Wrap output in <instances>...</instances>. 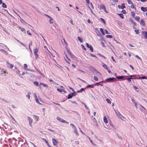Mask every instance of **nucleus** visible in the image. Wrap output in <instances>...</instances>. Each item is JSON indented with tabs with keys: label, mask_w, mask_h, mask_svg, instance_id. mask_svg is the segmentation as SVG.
I'll list each match as a JSON object with an SVG mask.
<instances>
[{
	"label": "nucleus",
	"mask_w": 147,
	"mask_h": 147,
	"mask_svg": "<svg viewBox=\"0 0 147 147\" xmlns=\"http://www.w3.org/2000/svg\"><path fill=\"white\" fill-rule=\"evenodd\" d=\"M136 109H138L141 111H144L146 110V109L140 104L138 105L136 107Z\"/></svg>",
	"instance_id": "nucleus-1"
},
{
	"label": "nucleus",
	"mask_w": 147,
	"mask_h": 147,
	"mask_svg": "<svg viewBox=\"0 0 147 147\" xmlns=\"http://www.w3.org/2000/svg\"><path fill=\"white\" fill-rule=\"evenodd\" d=\"M117 80L113 78H109L105 80L104 82H112L114 81H116Z\"/></svg>",
	"instance_id": "nucleus-2"
},
{
	"label": "nucleus",
	"mask_w": 147,
	"mask_h": 147,
	"mask_svg": "<svg viewBox=\"0 0 147 147\" xmlns=\"http://www.w3.org/2000/svg\"><path fill=\"white\" fill-rule=\"evenodd\" d=\"M98 7L100 10H103L105 12L108 13V12L106 10L105 5L103 4H100Z\"/></svg>",
	"instance_id": "nucleus-3"
},
{
	"label": "nucleus",
	"mask_w": 147,
	"mask_h": 147,
	"mask_svg": "<svg viewBox=\"0 0 147 147\" xmlns=\"http://www.w3.org/2000/svg\"><path fill=\"white\" fill-rule=\"evenodd\" d=\"M57 119L60 122L65 123H68L66 121L61 118L57 117H56Z\"/></svg>",
	"instance_id": "nucleus-4"
},
{
	"label": "nucleus",
	"mask_w": 147,
	"mask_h": 147,
	"mask_svg": "<svg viewBox=\"0 0 147 147\" xmlns=\"http://www.w3.org/2000/svg\"><path fill=\"white\" fill-rule=\"evenodd\" d=\"M70 125L72 126L74 133H75L76 135H78V133L76 127L73 124L71 123L70 124Z\"/></svg>",
	"instance_id": "nucleus-5"
},
{
	"label": "nucleus",
	"mask_w": 147,
	"mask_h": 147,
	"mask_svg": "<svg viewBox=\"0 0 147 147\" xmlns=\"http://www.w3.org/2000/svg\"><path fill=\"white\" fill-rule=\"evenodd\" d=\"M38 52V50L37 48H35L33 50V52L34 53V55L35 56V58L37 59L38 56V55L37 54V53Z\"/></svg>",
	"instance_id": "nucleus-6"
},
{
	"label": "nucleus",
	"mask_w": 147,
	"mask_h": 147,
	"mask_svg": "<svg viewBox=\"0 0 147 147\" xmlns=\"http://www.w3.org/2000/svg\"><path fill=\"white\" fill-rule=\"evenodd\" d=\"M115 111L117 115L118 116V117L122 120V117H123L122 115H121V114L119 112H117L115 110Z\"/></svg>",
	"instance_id": "nucleus-7"
},
{
	"label": "nucleus",
	"mask_w": 147,
	"mask_h": 147,
	"mask_svg": "<svg viewBox=\"0 0 147 147\" xmlns=\"http://www.w3.org/2000/svg\"><path fill=\"white\" fill-rule=\"evenodd\" d=\"M130 76L131 77H133L134 79H141V78L138 77L140 76L139 75H131Z\"/></svg>",
	"instance_id": "nucleus-8"
},
{
	"label": "nucleus",
	"mask_w": 147,
	"mask_h": 147,
	"mask_svg": "<svg viewBox=\"0 0 147 147\" xmlns=\"http://www.w3.org/2000/svg\"><path fill=\"white\" fill-rule=\"evenodd\" d=\"M33 118L36 122H37L39 119V117L37 116L34 115H33Z\"/></svg>",
	"instance_id": "nucleus-9"
},
{
	"label": "nucleus",
	"mask_w": 147,
	"mask_h": 147,
	"mask_svg": "<svg viewBox=\"0 0 147 147\" xmlns=\"http://www.w3.org/2000/svg\"><path fill=\"white\" fill-rule=\"evenodd\" d=\"M115 75L116 76V78L119 80H124V78L125 77V76H116V74H115Z\"/></svg>",
	"instance_id": "nucleus-10"
},
{
	"label": "nucleus",
	"mask_w": 147,
	"mask_h": 147,
	"mask_svg": "<svg viewBox=\"0 0 147 147\" xmlns=\"http://www.w3.org/2000/svg\"><path fill=\"white\" fill-rule=\"evenodd\" d=\"M28 121H29V125L31 126V127L32 126V119L30 117H28Z\"/></svg>",
	"instance_id": "nucleus-11"
},
{
	"label": "nucleus",
	"mask_w": 147,
	"mask_h": 147,
	"mask_svg": "<svg viewBox=\"0 0 147 147\" xmlns=\"http://www.w3.org/2000/svg\"><path fill=\"white\" fill-rule=\"evenodd\" d=\"M34 95L35 98V100L36 101L38 104H40V103L39 102L37 98V96L36 95V94L34 93Z\"/></svg>",
	"instance_id": "nucleus-12"
},
{
	"label": "nucleus",
	"mask_w": 147,
	"mask_h": 147,
	"mask_svg": "<svg viewBox=\"0 0 147 147\" xmlns=\"http://www.w3.org/2000/svg\"><path fill=\"white\" fill-rule=\"evenodd\" d=\"M86 46L87 47L89 48L90 49V50L92 52H93V49L91 45H89V44L88 43H86Z\"/></svg>",
	"instance_id": "nucleus-13"
},
{
	"label": "nucleus",
	"mask_w": 147,
	"mask_h": 147,
	"mask_svg": "<svg viewBox=\"0 0 147 147\" xmlns=\"http://www.w3.org/2000/svg\"><path fill=\"white\" fill-rule=\"evenodd\" d=\"M53 143L54 145L56 146L58 144V142L56 141L55 138L53 139Z\"/></svg>",
	"instance_id": "nucleus-14"
},
{
	"label": "nucleus",
	"mask_w": 147,
	"mask_h": 147,
	"mask_svg": "<svg viewBox=\"0 0 147 147\" xmlns=\"http://www.w3.org/2000/svg\"><path fill=\"white\" fill-rule=\"evenodd\" d=\"M78 72L79 74H84L85 73L83 71L79 69L78 70Z\"/></svg>",
	"instance_id": "nucleus-15"
},
{
	"label": "nucleus",
	"mask_w": 147,
	"mask_h": 147,
	"mask_svg": "<svg viewBox=\"0 0 147 147\" xmlns=\"http://www.w3.org/2000/svg\"><path fill=\"white\" fill-rule=\"evenodd\" d=\"M140 22L141 25L143 26H144L145 25V23L143 19L141 20Z\"/></svg>",
	"instance_id": "nucleus-16"
},
{
	"label": "nucleus",
	"mask_w": 147,
	"mask_h": 147,
	"mask_svg": "<svg viewBox=\"0 0 147 147\" xmlns=\"http://www.w3.org/2000/svg\"><path fill=\"white\" fill-rule=\"evenodd\" d=\"M7 66L11 69L13 67V65L12 64H10L7 62Z\"/></svg>",
	"instance_id": "nucleus-17"
},
{
	"label": "nucleus",
	"mask_w": 147,
	"mask_h": 147,
	"mask_svg": "<svg viewBox=\"0 0 147 147\" xmlns=\"http://www.w3.org/2000/svg\"><path fill=\"white\" fill-rule=\"evenodd\" d=\"M118 7H119V9H123L125 7V6L124 5V4L122 3L121 4V6H120L119 5L118 6Z\"/></svg>",
	"instance_id": "nucleus-18"
},
{
	"label": "nucleus",
	"mask_w": 147,
	"mask_h": 147,
	"mask_svg": "<svg viewBox=\"0 0 147 147\" xmlns=\"http://www.w3.org/2000/svg\"><path fill=\"white\" fill-rule=\"evenodd\" d=\"M141 10L143 11H147V8L142 7L141 8Z\"/></svg>",
	"instance_id": "nucleus-19"
},
{
	"label": "nucleus",
	"mask_w": 147,
	"mask_h": 147,
	"mask_svg": "<svg viewBox=\"0 0 147 147\" xmlns=\"http://www.w3.org/2000/svg\"><path fill=\"white\" fill-rule=\"evenodd\" d=\"M103 121L104 123L106 124L108 123L107 118L105 116H104L103 117Z\"/></svg>",
	"instance_id": "nucleus-20"
},
{
	"label": "nucleus",
	"mask_w": 147,
	"mask_h": 147,
	"mask_svg": "<svg viewBox=\"0 0 147 147\" xmlns=\"http://www.w3.org/2000/svg\"><path fill=\"white\" fill-rule=\"evenodd\" d=\"M129 21L132 23L134 26H136V23L131 18L129 19Z\"/></svg>",
	"instance_id": "nucleus-21"
},
{
	"label": "nucleus",
	"mask_w": 147,
	"mask_h": 147,
	"mask_svg": "<svg viewBox=\"0 0 147 147\" xmlns=\"http://www.w3.org/2000/svg\"><path fill=\"white\" fill-rule=\"evenodd\" d=\"M32 45V42H30L29 43V49L30 50V51L32 52V51H31V50L30 49V47Z\"/></svg>",
	"instance_id": "nucleus-22"
},
{
	"label": "nucleus",
	"mask_w": 147,
	"mask_h": 147,
	"mask_svg": "<svg viewBox=\"0 0 147 147\" xmlns=\"http://www.w3.org/2000/svg\"><path fill=\"white\" fill-rule=\"evenodd\" d=\"M131 101H132V102L135 105L136 107V106H137V105H138L137 104L136 102H135V101L133 99H131Z\"/></svg>",
	"instance_id": "nucleus-23"
},
{
	"label": "nucleus",
	"mask_w": 147,
	"mask_h": 147,
	"mask_svg": "<svg viewBox=\"0 0 147 147\" xmlns=\"http://www.w3.org/2000/svg\"><path fill=\"white\" fill-rule=\"evenodd\" d=\"M30 93L29 92H28L27 93V95L26 96L28 98V99H29L30 98Z\"/></svg>",
	"instance_id": "nucleus-24"
},
{
	"label": "nucleus",
	"mask_w": 147,
	"mask_h": 147,
	"mask_svg": "<svg viewBox=\"0 0 147 147\" xmlns=\"http://www.w3.org/2000/svg\"><path fill=\"white\" fill-rule=\"evenodd\" d=\"M94 73L96 75H98V74L99 75H101V74L100 73H99L98 71H97L96 70H95V71Z\"/></svg>",
	"instance_id": "nucleus-25"
},
{
	"label": "nucleus",
	"mask_w": 147,
	"mask_h": 147,
	"mask_svg": "<svg viewBox=\"0 0 147 147\" xmlns=\"http://www.w3.org/2000/svg\"><path fill=\"white\" fill-rule=\"evenodd\" d=\"M74 95V94L73 93L72 94V95H71V94H69L68 95V99H70L72 98V96Z\"/></svg>",
	"instance_id": "nucleus-26"
},
{
	"label": "nucleus",
	"mask_w": 147,
	"mask_h": 147,
	"mask_svg": "<svg viewBox=\"0 0 147 147\" xmlns=\"http://www.w3.org/2000/svg\"><path fill=\"white\" fill-rule=\"evenodd\" d=\"M6 71H4L3 73H1V75L3 76H6L5 74L6 73Z\"/></svg>",
	"instance_id": "nucleus-27"
},
{
	"label": "nucleus",
	"mask_w": 147,
	"mask_h": 147,
	"mask_svg": "<svg viewBox=\"0 0 147 147\" xmlns=\"http://www.w3.org/2000/svg\"><path fill=\"white\" fill-rule=\"evenodd\" d=\"M40 84L43 86L44 87H47L48 86L47 85V84H45L44 83L41 82H40Z\"/></svg>",
	"instance_id": "nucleus-28"
},
{
	"label": "nucleus",
	"mask_w": 147,
	"mask_h": 147,
	"mask_svg": "<svg viewBox=\"0 0 147 147\" xmlns=\"http://www.w3.org/2000/svg\"><path fill=\"white\" fill-rule=\"evenodd\" d=\"M100 31L102 32V34L103 35H105V32H104L103 31V28H100Z\"/></svg>",
	"instance_id": "nucleus-29"
},
{
	"label": "nucleus",
	"mask_w": 147,
	"mask_h": 147,
	"mask_svg": "<svg viewBox=\"0 0 147 147\" xmlns=\"http://www.w3.org/2000/svg\"><path fill=\"white\" fill-rule=\"evenodd\" d=\"M131 15L133 18H134L135 17V13L133 11H132L131 13Z\"/></svg>",
	"instance_id": "nucleus-30"
},
{
	"label": "nucleus",
	"mask_w": 147,
	"mask_h": 147,
	"mask_svg": "<svg viewBox=\"0 0 147 147\" xmlns=\"http://www.w3.org/2000/svg\"><path fill=\"white\" fill-rule=\"evenodd\" d=\"M78 40L80 41L81 42H83V40H82V39L80 37H78Z\"/></svg>",
	"instance_id": "nucleus-31"
},
{
	"label": "nucleus",
	"mask_w": 147,
	"mask_h": 147,
	"mask_svg": "<svg viewBox=\"0 0 147 147\" xmlns=\"http://www.w3.org/2000/svg\"><path fill=\"white\" fill-rule=\"evenodd\" d=\"M2 6L3 8H6L7 7V6L4 3H2Z\"/></svg>",
	"instance_id": "nucleus-32"
},
{
	"label": "nucleus",
	"mask_w": 147,
	"mask_h": 147,
	"mask_svg": "<svg viewBox=\"0 0 147 147\" xmlns=\"http://www.w3.org/2000/svg\"><path fill=\"white\" fill-rule=\"evenodd\" d=\"M135 20L137 21H138L140 19V18L138 16H136L135 17Z\"/></svg>",
	"instance_id": "nucleus-33"
},
{
	"label": "nucleus",
	"mask_w": 147,
	"mask_h": 147,
	"mask_svg": "<svg viewBox=\"0 0 147 147\" xmlns=\"http://www.w3.org/2000/svg\"><path fill=\"white\" fill-rule=\"evenodd\" d=\"M102 66L103 67H104L106 69H107V67L106 65L104 63L103 64Z\"/></svg>",
	"instance_id": "nucleus-34"
},
{
	"label": "nucleus",
	"mask_w": 147,
	"mask_h": 147,
	"mask_svg": "<svg viewBox=\"0 0 147 147\" xmlns=\"http://www.w3.org/2000/svg\"><path fill=\"white\" fill-rule=\"evenodd\" d=\"M100 20L104 24H105V20L104 19H103L102 18H100Z\"/></svg>",
	"instance_id": "nucleus-35"
},
{
	"label": "nucleus",
	"mask_w": 147,
	"mask_h": 147,
	"mask_svg": "<svg viewBox=\"0 0 147 147\" xmlns=\"http://www.w3.org/2000/svg\"><path fill=\"white\" fill-rule=\"evenodd\" d=\"M106 36L107 38H112V36L111 35H106Z\"/></svg>",
	"instance_id": "nucleus-36"
},
{
	"label": "nucleus",
	"mask_w": 147,
	"mask_h": 147,
	"mask_svg": "<svg viewBox=\"0 0 147 147\" xmlns=\"http://www.w3.org/2000/svg\"><path fill=\"white\" fill-rule=\"evenodd\" d=\"M23 32L24 31H25V29L24 28H22V27H21L20 26H19V27H18Z\"/></svg>",
	"instance_id": "nucleus-37"
},
{
	"label": "nucleus",
	"mask_w": 147,
	"mask_h": 147,
	"mask_svg": "<svg viewBox=\"0 0 147 147\" xmlns=\"http://www.w3.org/2000/svg\"><path fill=\"white\" fill-rule=\"evenodd\" d=\"M118 15L119 16L122 18H123L124 17L123 15L121 14V13H120V14H118Z\"/></svg>",
	"instance_id": "nucleus-38"
},
{
	"label": "nucleus",
	"mask_w": 147,
	"mask_h": 147,
	"mask_svg": "<svg viewBox=\"0 0 147 147\" xmlns=\"http://www.w3.org/2000/svg\"><path fill=\"white\" fill-rule=\"evenodd\" d=\"M109 124L112 127H113L114 128V125H113V124H112V122H111V121H110L109 122Z\"/></svg>",
	"instance_id": "nucleus-39"
},
{
	"label": "nucleus",
	"mask_w": 147,
	"mask_h": 147,
	"mask_svg": "<svg viewBox=\"0 0 147 147\" xmlns=\"http://www.w3.org/2000/svg\"><path fill=\"white\" fill-rule=\"evenodd\" d=\"M106 101L108 103H109V104L111 103V101L109 99H106Z\"/></svg>",
	"instance_id": "nucleus-40"
},
{
	"label": "nucleus",
	"mask_w": 147,
	"mask_h": 147,
	"mask_svg": "<svg viewBox=\"0 0 147 147\" xmlns=\"http://www.w3.org/2000/svg\"><path fill=\"white\" fill-rule=\"evenodd\" d=\"M128 3L129 4H132V2L130 0H127Z\"/></svg>",
	"instance_id": "nucleus-41"
},
{
	"label": "nucleus",
	"mask_w": 147,
	"mask_h": 147,
	"mask_svg": "<svg viewBox=\"0 0 147 147\" xmlns=\"http://www.w3.org/2000/svg\"><path fill=\"white\" fill-rule=\"evenodd\" d=\"M53 19H51L50 20H49V23L50 24H52L53 23Z\"/></svg>",
	"instance_id": "nucleus-42"
},
{
	"label": "nucleus",
	"mask_w": 147,
	"mask_h": 147,
	"mask_svg": "<svg viewBox=\"0 0 147 147\" xmlns=\"http://www.w3.org/2000/svg\"><path fill=\"white\" fill-rule=\"evenodd\" d=\"M94 80L96 81H98V78L96 76H94Z\"/></svg>",
	"instance_id": "nucleus-43"
},
{
	"label": "nucleus",
	"mask_w": 147,
	"mask_h": 147,
	"mask_svg": "<svg viewBox=\"0 0 147 147\" xmlns=\"http://www.w3.org/2000/svg\"><path fill=\"white\" fill-rule=\"evenodd\" d=\"M34 84L36 86H38V82L35 81L34 82Z\"/></svg>",
	"instance_id": "nucleus-44"
},
{
	"label": "nucleus",
	"mask_w": 147,
	"mask_h": 147,
	"mask_svg": "<svg viewBox=\"0 0 147 147\" xmlns=\"http://www.w3.org/2000/svg\"><path fill=\"white\" fill-rule=\"evenodd\" d=\"M17 41L19 42L22 45H23L24 47H25V45L23 44V43H22V42H20L19 40H17Z\"/></svg>",
	"instance_id": "nucleus-45"
},
{
	"label": "nucleus",
	"mask_w": 147,
	"mask_h": 147,
	"mask_svg": "<svg viewBox=\"0 0 147 147\" xmlns=\"http://www.w3.org/2000/svg\"><path fill=\"white\" fill-rule=\"evenodd\" d=\"M57 90L58 91L60 92H62L63 90L62 89H60L59 88H57Z\"/></svg>",
	"instance_id": "nucleus-46"
},
{
	"label": "nucleus",
	"mask_w": 147,
	"mask_h": 147,
	"mask_svg": "<svg viewBox=\"0 0 147 147\" xmlns=\"http://www.w3.org/2000/svg\"><path fill=\"white\" fill-rule=\"evenodd\" d=\"M133 78H127V80H128V81L129 82H131V79H132Z\"/></svg>",
	"instance_id": "nucleus-47"
},
{
	"label": "nucleus",
	"mask_w": 147,
	"mask_h": 147,
	"mask_svg": "<svg viewBox=\"0 0 147 147\" xmlns=\"http://www.w3.org/2000/svg\"><path fill=\"white\" fill-rule=\"evenodd\" d=\"M48 130L50 132H52L53 133H54V131L53 130L50 129H48Z\"/></svg>",
	"instance_id": "nucleus-48"
},
{
	"label": "nucleus",
	"mask_w": 147,
	"mask_h": 147,
	"mask_svg": "<svg viewBox=\"0 0 147 147\" xmlns=\"http://www.w3.org/2000/svg\"><path fill=\"white\" fill-rule=\"evenodd\" d=\"M89 139L90 140V141L92 144V145L94 146H95L96 145V144L93 142L92 141L90 140V138H89Z\"/></svg>",
	"instance_id": "nucleus-49"
},
{
	"label": "nucleus",
	"mask_w": 147,
	"mask_h": 147,
	"mask_svg": "<svg viewBox=\"0 0 147 147\" xmlns=\"http://www.w3.org/2000/svg\"><path fill=\"white\" fill-rule=\"evenodd\" d=\"M42 140L45 142L46 143V144H48V142H47V141L45 138H43L42 139Z\"/></svg>",
	"instance_id": "nucleus-50"
},
{
	"label": "nucleus",
	"mask_w": 147,
	"mask_h": 147,
	"mask_svg": "<svg viewBox=\"0 0 147 147\" xmlns=\"http://www.w3.org/2000/svg\"><path fill=\"white\" fill-rule=\"evenodd\" d=\"M86 87L87 88H93V87L92 86V85H88L86 86Z\"/></svg>",
	"instance_id": "nucleus-51"
},
{
	"label": "nucleus",
	"mask_w": 147,
	"mask_h": 147,
	"mask_svg": "<svg viewBox=\"0 0 147 147\" xmlns=\"http://www.w3.org/2000/svg\"><path fill=\"white\" fill-rule=\"evenodd\" d=\"M81 47H82V48L84 49V50L85 51L86 50V48H85L84 47L83 45H81Z\"/></svg>",
	"instance_id": "nucleus-52"
},
{
	"label": "nucleus",
	"mask_w": 147,
	"mask_h": 147,
	"mask_svg": "<svg viewBox=\"0 0 147 147\" xmlns=\"http://www.w3.org/2000/svg\"><path fill=\"white\" fill-rule=\"evenodd\" d=\"M24 67L25 69L27 70L26 69V68L27 67V66L26 64H24Z\"/></svg>",
	"instance_id": "nucleus-53"
},
{
	"label": "nucleus",
	"mask_w": 147,
	"mask_h": 147,
	"mask_svg": "<svg viewBox=\"0 0 147 147\" xmlns=\"http://www.w3.org/2000/svg\"><path fill=\"white\" fill-rule=\"evenodd\" d=\"M135 31L136 33V34H138L139 33V30H135Z\"/></svg>",
	"instance_id": "nucleus-54"
},
{
	"label": "nucleus",
	"mask_w": 147,
	"mask_h": 147,
	"mask_svg": "<svg viewBox=\"0 0 147 147\" xmlns=\"http://www.w3.org/2000/svg\"><path fill=\"white\" fill-rule=\"evenodd\" d=\"M131 4V8L132 9L135 8V9H136L135 8L134 5H133L132 4Z\"/></svg>",
	"instance_id": "nucleus-55"
},
{
	"label": "nucleus",
	"mask_w": 147,
	"mask_h": 147,
	"mask_svg": "<svg viewBox=\"0 0 147 147\" xmlns=\"http://www.w3.org/2000/svg\"><path fill=\"white\" fill-rule=\"evenodd\" d=\"M70 19H71V20H70V22L71 23V24L73 25H74V24H73V21L72 20V19H71V18H70Z\"/></svg>",
	"instance_id": "nucleus-56"
},
{
	"label": "nucleus",
	"mask_w": 147,
	"mask_h": 147,
	"mask_svg": "<svg viewBox=\"0 0 147 147\" xmlns=\"http://www.w3.org/2000/svg\"><path fill=\"white\" fill-rule=\"evenodd\" d=\"M90 55L91 56H92L93 57H96V56L95 55H94L93 54L90 53Z\"/></svg>",
	"instance_id": "nucleus-57"
},
{
	"label": "nucleus",
	"mask_w": 147,
	"mask_h": 147,
	"mask_svg": "<svg viewBox=\"0 0 147 147\" xmlns=\"http://www.w3.org/2000/svg\"><path fill=\"white\" fill-rule=\"evenodd\" d=\"M147 79V77H146L145 76H143L141 78V79Z\"/></svg>",
	"instance_id": "nucleus-58"
},
{
	"label": "nucleus",
	"mask_w": 147,
	"mask_h": 147,
	"mask_svg": "<svg viewBox=\"0 0 147 147\" xmlns=\"http://www.w3.org/2000/svg\"><path fill=\"white\" fill-rule=\"evenodd\" d=\"M106 69L107 71L108 72V73H109L110 74L111 73V71H110L109 69L108 68Z\"/></svg>",
	"instance_id": "nucleus-59"
},
{
	"label": "nucleus",
	"mask_w": 147,
	"mask_h": 147,
	"mask_svg": "<svg viewBox=\"0 0 147 147\" xmlns=\"http://www.w3.org/2000/svg\"><path fill=\"white\" fill-rule=\"evenodd\" d=\"M122 12L124 13V14H125L126 13V11H125L124 10H123L122 11Z\"/></svg>",
	"instance_id": "nucleus-60"
},
{
	"label": "nucleus",
	"mask_w": 147,
	"mask_h": 147,
	"mask_svg": "<svg viewBox=\"0 0 147 147\" xmlns=\"http://www.w3.org/2000/svg\"><path fill=\"white\" fill-rule=\"evenodd\" d=\"M135 56V57H137L140 60L141 59L140 57H139L138 55H136Z\"/></svg>",
	"instance_id": "nucleus-61"
},
{
	"label": "nucleus",
	"mask_w": 147,
	"mask_h": 147,
	"mask_svg": "<svg viewBox=\"0 0 147 147\" xmlns=\"http://www.w3.org/2000/svg\"><path fill=\"white\" fill-rule=\"evenodd\" d=\"M27 33L30 35H31V34L30 33V32L29 31H27Z\"/></svg>",
	"instance_id": "nucleus-62"
},
{
	"label": "nucleus",
	"mask_w": 147,
	"mask_h": 147,
	"mask_svg": "<svg viewBox=\"0 0 147 147\" xmlns=\"http://www.w3.org/2000/svg\"><path fill=\"white\" fill-rule=\"evenodd\" d=\"M69 89H70L73 92L74 91V90L72 88H71V87H70V86H69Z\"/></svg>",
	"instance_id": "nucleus-63"
},
{
	"label": "nucleus",
	"mask_w": 147,
	"mask_h": 147,
	"mask_svg": "<svg viewBox=\"0 0 147 147\" xmlns=\"http://www.w3.org/2000/svg\"><path fill=\"white\" fill-rule=\"evenodd\" d=\"M145 37L146 38H147V32H145Z\"/></svg>",
	"instance_id": "nucleus-64"
}]
</instances>
